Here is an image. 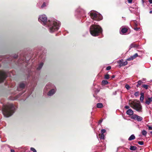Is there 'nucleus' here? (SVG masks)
<instances>
[{"instance_id":"1","label":"nucleus","mask_w":152,"mask_h":152,"mask_svg":"<svg viewBox=\"0 0 152 152\" xmlns=\"http://www.w3.org/2000/svg\"><path fill=\"white\" fill-rule=\"evenodd\" d=\"M39 21L43 25L48 27L49 32L53 33L58 30L60 26V22L56 20L53 19L47 21V18L45 15H40Z\"/></svg>"},{"instance_id":"2","label":"nucleus","mask_w":152,"mask_h":152,"mask_svg":"<svg viewBox=\"0 0 152 152\" xmlns=\"http://www.w3.org/2000/svg\"><path fill=\"white\" fill-rule=\"evenodd\" d=\"M16 107L13 104L8 103L3 107L2 112L5 117H9L15 112Z\"/></svg>"},{"instance_id":"3","label":"nucleus","mask_w":152,"mask_h":152,"mask_svg":"<svg viewBox=\"0 0 152 152\" xmlns=\"http://www.w3.org/2000/svg\"><path fill=\"white\" fill-rule=\"evenodd\" d=\"M44 60V58L43 59V60H42V61L39 64L37 67L34 68V66H32L29 71L30 75L32 76V81L34 83V84L33 85L34 86L35 84H36V81L35 80V77H34L33 75H37L39 74V71L41 69L43 65Z\"/></svg>"},{"instance_id":"4","label":"nucleus","mask_w":152,"mask_h":152,"mask_svg":"<svg viewBox=\"0 0 152 152\" xmlns=\"http://www.w3.org/2000/svg\"><path fill=\"white\" fill-rule=\"evenodd\" d=\"M101 27L97 24H92L90 28L91 34L93 36H96L101 34L102 32Z\"/></svg>"},{"instance_id":"5","label":"nucleus","mask_w":152,"mask_h":152,"mask_svg":"<svg viewBox=\"0 0 152 152\" xmlns=\"http://www.w3.org/2000/svg\"><path fill=\"white\" fill-rule=\"evenodd\" d=\"M131 107L138 112L142 111V106L138 100H134L131 103Z\"/></svg>"},{"instance_id":"6","label":"nucleus","mask_w":152,"mask_h":152,"mask_svg":"<svg viewBox=\"0 0 152 152\" xmlns=\"http://www.w3.org/2000/svg\"><path fill=\"white\" fill-rule=\"evenodd\" d=\"M90 16L92 19L97 21L102 20V15L96 11H91Z\"/></svg>"},{"instance_id":"7","label":"nucleus","mask_w":152,"mask_h":152,"mask_svg":"<svg viewBox=\"0 0 152 152\" xmlns=\"http://www.w3.org/2000/svg\"><path fill=\"white\" fill-rule=\"evenodd\" d=\"M7 77V72L5 71H0V83L3 82Z\"/></svg>"},{"instance_id":"8","label":"nucleus","mask_w":152,"mask_h":152,"mask_svg":"<svg viewBox=\"0 0 152 152\" xmlns=\"http://www.w3.org/2000/svg\"><path fill=\"white\" fill-rule=\"evenodd\" d=\"M10 146L8 145H5L1 147V152H8L10 150Z\"/></svg>"},{"instance_id":"9","label":"nucleus","mask_w":152,"mask_h":152,"mask_svg":"<svg viewBox=\"0 0 152 152\" xmlns=\"http://www.w3.org/2000/svg\"><path fill=\"white\" fill-rule=\"evenodd\" d=\"M131 118L136 120L138 121H141L142 120V118L141 116L136 115H133L131 117Z\"/></svg>"},{"instance_id":"10","label":"nucleus","mask_w":152,"mask_h":152,"mask_svg":"<svg viewBox=\"0 0 152 152\" xmlns=\"http://www.w3.org/2000/svg\"><path fill=\"white\" fill-rule=\"evenodd\" d=\"M124 60L123 59H121L118 61V63L119 64V66L120 67H121L123 66H124L126 65L128 62L127 61H123Z\"/></svg>"},{"instance_id":"11","label":"nucleus","mask_w":152,"mask_h":152,"mask_svg":"<svg viewBox=\"0 0 152 152\" xmlns=\"http://www.w3.org/2000/svg\"><path fill=\"white\" fill-rule=\"evenodd\" d=\"M26 86V83H21L19 85V86L17 88V90L18 91L23 90Z\"/></svg>"},{"instance_id":"12","label":"nucleus","mask_w":152,"mask_h":152,"mask_svg":"<svg viewBox=\"0 0 152 152\" xmlns=\"http://www.w3.org/2000/svg\"><path fill=\"white\" fill-rule=\"evenodd\" d=\"M101 132L102 134L99 135L100 138L102 142H104V129H102L101 130Z\"/></svg>"},{"instance_id":"13","label":"nucleus","mask_w":152,"mask_h":152,"mask_svg":"<svg viewBox=\"0 0 152 152\" xmlns=\"http://www.w3.org/2000/svg\"><path fill=\"white\" fill-rule=\"evenodd\" d=\"M53 86V85L51 83H48L45 86V88L44 89V91L46 92L47 91H46L47 89H50L51 88H52Z\"/></svg>"},{"instance_id":"14","label":"nucleus","mask_w":152,"mask_h":152,"mask_svg":"<svg viewBox=\"0 0 152 152\" xmlns=\"http://www.w3.org/2000/svg\"><path fill=\"white\" fill-rule=\"evenodd\" d=\"M138 56V54L136 53L134 55H133V56H132L129 58L127 59L126 61H130L131 60H132Z\"/></svg>"},{"instance_id":"15","label":"nucleus","mask_w":152,"mask_h":152,"mask_svg":"<svg viewBox=\"0 0 152 152\" xmlns=\"http://www.w3.org/2000/svg\"><path fill=\"white\" fill-rule=\"evenodd\" d=\"M56 91L55 89H53L51 90L48 93V95L49 96H51L55 93Z\"/></svg>"},{"instance_id":"16","label":"nucleus","mask_w":152,"mask_h":152,"mask_svg":"<svg viewBox=\"0 0 152 152\" xmlns=\"http://www.w3.org/2000/svg\"><path fill=\"white\" fill-rule=\"evenodd\" d=\"M121 30L120 31V32H121L123 34H124L126 33L128 30L127 28L125 27H122L121 28Z\"/></svg>"},{"instance_id":"17","label":"nucleus","mask_w":152,"mask_h":152,"mask_svg":"<svg viewBox=\"0 0 152 152\" xmlns=\"http://www.w3.org/2000/svg\"><path fill=\"white\" fill-rule=\"evenodd\" d=\"M139 45H138L136 44L134 42L131 44L129 46V49L133 48H138Z\"/></svg>"},{"instance_id":"18","label":"nucleus","mask_w":152,"mask_h":152,"mask_svg":"<svg viewBox=\"0 0 152 152\" xmlns=\"http://www.w3.org/2000/svg\"><path fill=\"white\" fill-rule=\"evenodd\" d=\"M152 102V97L148 98L145 102V103L148 105H149Z\"/></svg>"},{"instance_id":"19","label":"nucleus","mask_w":152,"mask_h":152,"mask_svg":"<svg viewBox=\"0 0 152 152\" xmlns=\"http://www.w3.org/2000/svg\"><path fill=\"white\" fill-rule=\"evenodd\" d=\"M133 113L134 112L131 109H129L126 111V114L129 115H133Z\"/></svg>"},{"instance_id":"20","label":"nucleus","mask_w":152,"mask_h":152,"mask_svg":"<svg viewBox=\"0 0 152 152\" xmlns=\"http://www.w3.org/2000/svg\"><path fill=\"white\" fill-rule=\"evenodd\" d=\"M140 95L141 96L140 98V100L141 102H142L144 99V94L143 93H141Z\"/></svg>"},{"instance_id":"21","label":"nucleus","mask_w":152,"mask_h":152,"mask_svg":"<svg viewBox=\"0 0 152 152\" xmlns=\"http://www.w3.org/2000/svg\"><path fill=\"white\" fill-rule=\"evenodd\" d=\"M103 107V104L102 103H98L96 104V107L98 108H102Z\"/></svg>"},{"instance_id":"22","label":"nucleus","mask_w":152,"mask_h":152,"mask_svg":"<svg viewBox=\"0 0 152 152\" xmlns=\"http://www.w3.org/2000/svg\"><path fill=\"white\" fill-rule=\"evenodd\" d=\"M137 147L135 146H131L130 149L132 151H134L137 150Z\"/></svg>"},{"instance_id":"23","label":"nucleus","mask_w":152,"mask_h":152,"mask_svg":"<svg viewBox=\"0 0 152 152\" xmlns=\"http://www.w3.org/2000/svg\"><path fill=\"white\" fill-rule=\"evenodd\" d=\"M135 137L134 134L132 135L129 138V140H131L135 139Z\"/></svg>"},{"instance_id":"24","label":"nucleus","mask_w":152,"mask_h":152,"mask_svg":"<svg viewBox=\"0 0 152 152\" xmlns=\"http://www.w3.org/2000/svg\"><path fill=\"white\" fill-rule=\"evenodd\" d=\"M142 83V82L141 80H139L137 82V87H139L140 86V85Z\"/></svg>"},{"instance_id":"25","label":"nucleus","mask_w":152,"mask_h":152,"mask_svg":"<svg viewBox=\"0 0 152 152\" xmlns=\"http://www.w3.org/2000/svg\"><path fill=\"white\" fill-rule=\"evenodd\" d=\"M142 134L145 136L147 134V132L145 130H143L142 131Z\"/></svg>"},{"instance_id":"26","label":"nucleus","mask_w":152,"mask_h":152,"mask_svg":"<svg viewBox=\"0 0 152 152\" xmlns=\"http://www.w3.org/2000/svg\"><path fill=\"white\" fill-rule=\"evenodd\" d=\"M47 4V3H46L45 2H44L43 3V4H42V5L41 6L40 8H42V9L44 8L45 7H46Z\"/></svg>"},{"instance_id":"27","label":"nucleus","mask_w":152,"mask_h":152,"mask_svg":"<svg viewBox=\"0 0 152 152\" xmlns=\"http://www.w3.org/2000/svg\"><path fill=\"white\" fill-rule=\"evenodd\" d=\"M149 86L145 84L143 85H142V87L145 89H147L148 88Z\"/></svg>"},{"instance_id":"28","label":"nucleus","mask_w":152,"mask_h":152,"mask_svg":"<svg viewBox=\"0 0 152 152\" xmlns=\"http://www.w3.org/2000/svg\"><path fill=\"white\" fill-rule=\"evenodd\" d=\"M109 76V75L107 74L105 75V79H109L110 78Z\"/></svg>"},{"instance_id":"29","label":"nucleus","mask_w":152,"mask_h":152,"mask_svg":"<svg viewBox=\"0 0 152 152\" xmlns=\"http://www.w3.org/2000/svg\"><path fill=\"white\" fill-rule=\"evenodd\" d=\"M125 88H126L127 90H129L130 88V87L128 84H126L125 85Z\"/></svg>"},{"instance_id":"30","label":"nucleus","mask_w":152,"mask_h":152,"mask_svg":"<svg viewBox=\"0 0 152 152\" xmlns=\"http://www.w3.org/2000/svg\"><path fill=\"white\" fill-rule=\"evenodd\" d=\"M138 143L139 145H143L144 144V142L142 141H138Z\"/></svg>"},{"instance_id":"31","label":"nucleus","mask_w":152,"mask_h":152,"mask_svg":"<svg viewBox=\"0 0 152 152\" xmlns=\"http://www.w3.org/2000/svg\"><path fill=\"white\" fill-rule=\"evenodd\" d=\"M30 149L33 152H37L36 150L34 148H31Z\"/></svg>"},{"instance_id":"32","label":"nucleus","mask_w":152,"mask_h":152,"mask_svg":"<svg viewBox=\"0 0 152 152\" xmlns=\"http://www.w3.org/2000/svg\"><path fill=\"white\" fill-rule=\"evenodd\" d=\"M111 67L110 66H107L106 68V70H109L111 69Z\"/></svg>"},{"instance_id":"33","label":"nucleus","mask_w":152,"mask_h":152,"mask_svg":"<svg viewBox=\"0 0 152 152\" xmlns=\"http://www.w3.org/2000/svg\"><path fill=\"white\" fill-rule=\"evenodd\" d=\"M139 92L138 91H137V92H136L134 94V95L135 96H139Z\"/></svg>"},{"instance_id":"34","label":"nucleus","mask_w":152,"mask_h":152,"mask_svg":"<svg viewBox=\"0 0 152 152\" xmlns=\"http://www.w3.org/2000/svg\"><path fill=\"white\" fill-rule=\"evenodd\" d=\"M147 126L148 127V129L149 130H152V126H151L148 125Z\"/></svg>"},{"instance_id":"35","label":"nucleus","mask_w":152,"mask_h":152,"mask_svg":"<svg viewBox=\"0 0 152 152\" xmlns=\"http://www.w3.org/2000/svg\"><path fill=\"white\" fill-rule=\"evenodd\" d=\"M140 29V28H135L134 29L136 31H138Z\"/></svg>"},{"instance_id":"36","label":"nucleus","mask_w":152,"mask_h":152,"mask_svg":"<svg viewBox=\"0 0 152 152\" xmlns=\"http://www.w3.org/2000/svg\"><path fill=\"white\" fill-rule=\"evenodd\" d=\"M31 91H30V92L29 93V96H30L32 92V91H33V89H32L31 90Z\"/></svg>"},{"instance_id":"37","label":"nucleus","mask_w":152,"mask_h":152,"mask_svg":"<svg viewBox=\"0 0 152 152\" xmlns=\"http://www.w3.org/2000/svg\"><path fill=\"white\" fill-rule=\"evenodd\" d=\"M127 1L129 3H131L132 2V0H127Z\"/></svg>"},{"instance_id":"38","label":"nucleus","mask_w":152,"mask_h":152,"mask_svg":"<svg viewBox=\"0 0 152 152\" xmlns=\"http://www.w3.org/2000/svg\"><path fill=\"white\" fill-rule=\"evenodd\" d=\"M102 84L103 86L104 85V80H103L102 81Z\"/></svg>"},{"instance_id":"39","label":"nucleus","mask_w":152,"mask_h":152,"mask_svg":"<svg viewBox=\"0 0 152 152\" xmlns=\"http://www.w3.org/2000/svg\"><path fill=\"white\" fill-rule=\"evenodd\" d=\"M108 82L107 80H105V85H107V84L109 83Z\"/></svg>"},{"instance_id":"40","label":"nucleus","mask_w":152,"mask_h":152,"mask_svg":"<svg viewBox=\"0 0 152 152\" xmlns=\"http://www.w3.org/2000/svg\"><path fill=\"white\" fill-rule=\"evenodd\" d=\"M125 108L126 109H128L129 107L128 106H126L125 107Z\"/></svg>"},{"instance_id":"41","label":"nucleus","mask_w":152,"mask_h":152,"mask_svg":"<svg viewBox=\"0 0 152 152\" xmlns=\"http://www.w3.org/2000/svg\"><path fill=\"white\" fill-rule=\"evenodd\" d=\"M11 152H15V151L13 149H11L10 148V150Z\"/></svg>"},{"instance_id":"42","label":"nucleus","mask_w":152,"mask_h":152,"mask_svg":"<svg viewBox=\"0 0 152 152\" xmlns=\"http://www.w3.org/2000/svg\"><path fill=\"white\" fill-rule=\"evenodd\" d=\"M102 120H100L98 122V123L99 124H100L102 122Z\"/></svg>"},{"instance_id":"43","label":"nucleus","mask_w":152,"mask_h":152,"mask_svg":"<svg viewBox=\"0 0 152 152\" xmlns=\"http://www.w3.org/2000/svg\"><path fill=\"white\" fill-rule=\"evenodd\" d=\"M24 61H25L24 60H23L21 62L19 61V63L21 64L22 62H24Z\"/></svg>"},{"instance_id":"44","label":"nucleus","mask_w":152,"mask_h":152,"mask_svg":"<svg viewBox=\"0 0 152 152\" xmlns=\"http://www.w3.org/2000/svg\"><path fill=\"white\" fill-rule=\"evenodd\" d=\"M77 12H79L80 13V12H83L82 10H81V11H79L78 10H77Z\"/></svg>"},{"instance_id":"45","label":"nucleus","mask_w":152,"mask_h":152,"mask_svg":"<svg viewBox=\"0 0 152 152\" xmlns=\"http://www.w3.org/2000/svg\"><path fill=\"white\" fill-rule=\"evenodd\" d=\"M148 1L150 4L152 3V0H148Z\"/></svg>"},{"instance_id":"46","label":"nucleus","mask_w":152,"mask_h":152,"mask_svg":"<svg viewBox=\"0 0 152 152\" xmlns=\"http://www.w3.org/2000/svg\"><path fill=\"white\" fill-rule=\"evenodd\" d=\"M115 75H113L111 77H112V78H115Z\"/></svg>"},{"instance_id":"47","label":"nucleus","mask_w":152,"mask_h":152,"mask_svg":"<svg viewBox=\"0 0 152 152\" xmlns=\"http://www.w3.org/2000/svg\"><path fill=\"white\" fill-rule=\"evenodd\" d=\"M18 57V56L17 55H16L15 56H14V58H16L17 57Z\"/></svg>"},{"instance_id":"48","label":"nucleus","mask_w":152,"mask_h":152,"mask_svg":"<svg viewBox=\"0 0 152 152\" xmlns=\"http://www.w3.org/2000/svg\"><path fill=\"white\" fill-rule=\"evenodd\" d=\"M99 91V89H98L97 90V92H96V91H95V92H96V93H98V92Z\"/></svg>"},{"instance_id":"49","label":"nucleus","mask_w":152,"mask_h":152,"mask_svg":"<svg viewBox=\"0 0 152 152\" xmlns=\"http://www.w3.org/2000/svg\"><path fill=\"white\" fill-rule=\"evenodd\" d=\"M149 13H152V11H150V12H149Z\"/></svg>"},{"instance_id":"50","label":"nucleus","mask_w":152,"mask_h":152,"mask_svg":"<svg viewBox=\"0 0 152 152\" xmlns=\"http://www.w3.org/2000/svg\"><path fill=\"white\" fill-rule=\"evenodd\" d=\"M24 92H25L24 91H23L22 92V93L21 94H22L24 93Z\"/></svg>"},{"instance_id":"51","label":"nucleus","mask_w":152,"mask_h":152,"mask_svg":"<svg viewBox=\"0 0 152 152\" xmlns=\"http://www.w3.org/2000/svg\"><path fill=\"white\" fill-rule=\"evenodd\" d=\"M150 134L152 135V131L150 132Z\"/></svg>"},{"instance_id":"52","label":"nucleus","mask_w":152,"mask_h":152,"mask_svg":"<svg viewBox=\"0 0 152 152\" xmlns=\"http://www.w3.org/2000/svg\"><path fill=\"white\" fill-rule=\"evenodd\" d=\"M85 16L86 17V16L84 15H83V16H82V17L84 18V17Z\"/></svg>"},{"instance_id":"53","label":"nucleus","mask_w":152,"mask_h":152,"mask_svg":"<svg viewBox=\"0 0 152 152\" xmlns=\"http://www.w3.org/2000/svg\"><path fill=\"white\" fill-rule=\"evenodd\" d=\"M48 1H47V2L48 3Z\"/></svg>"},{"instance_id":"54","label":"nucleus","mask_w":152,"mask_h":152,"mask_svg":"<svg viewBox=\"0 0 152 152\" xmlns=\"http://www.w3.org/2000/svg\"><path fill=\"white\" fill-rule=\"evenodd\" d=\"M21 61V59H19V61Z\"/></svg>"},{"instance_id":"55","label":"nucleus","mask_w":152,"mask_h":152,"mask_svg":"<svg viewBox=\"0 0 152 152\" xmlns=\"http://www.w3.org/2000/svg\"><path fill=\"white\" fill-rule=\"evenodd\" d=\"M89 25V24H87V25Z\"/></svg>"}]
</instances>
